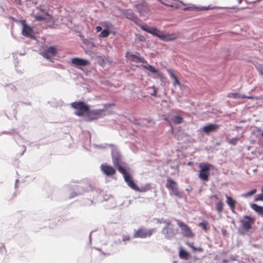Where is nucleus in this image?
I'll use <instances>...</instances> for the list:
<instances>
[{"mask_svg":"<svg viewBox=\"0 0 263 263\" xmlns=\"http://www.w3.org/2000/svg\"><path fill=\"white\" fill-rule=\"evenodd\" d=\"M148 33L165 42L171 41L177 37V35L175 34L164 33L156 28H151L149 31H148Z\"/></svg>","mask_w":263,"mask_h":263,"instance_id":"nucleus-1","label":"nucleus"},{"mask_svg":"<svg viewBox=\"0 0 263 263\" xmlns=\"http://www.w3.org/2000/svg\"><path fill=\"white\" fill-rule=\"evenodd\" d=\"M199 166L200 168L198 175L199 178L203 181H208L210 176L209 171L213 167L212 165L208 163H201Z\"/></svg>","mask_w":263,"mask_h":263,"instance_id":"nucleus-2","label":"nucleus"},{"mask_svg":"<svg viewBox=\"0 0 263 263\" xmlns=\"http://www.w3.org/2000/svg\"><path fill=\"white\" fill-rule=\"evenodd\" d=\"M254 222V219L249 216L245 215L243 218L240 220L242 230H239V232L241 235L245 234L251 228V226Z\"/></svg>","mask_w":263,"mask_h":263,"instance_id":"nucleus-3","label":"nucleus"},{"mask_svg":"<svg viewBox=\"0 0 263 263\" xmlns=\"http://www.w3.org/2000/svg\"><path fill=\"white\" fill-rule=\"evenodd\" d=\"M71 106L77 110L75 114L78 116H82L89 110V107L83 102H75L71 104Z\"/></svg>","mask_w":263,"mask_h":263,"instance_id":"nucleus-4","label":"nucleus"},{"mask_svg":"<svg viewBox=\"0 0 263 263\" xmlns=\"http://www.w3.org/2000/svg\"><path fill=\"white\" fill-rule=\"evenodd\" d=\"M166 187L170 191V193L171 195L179 197L182 196L181 194L178 191L177 183L172 179L168 178L167 179Z\"/></svg>","mask_w":263,"mask_h":263,"instance_id":"nucleus-5","label":"nucleus"},{"mask_svg":"<svg viewBox=\"0 0 263 263\" xmlns=\"http://www.w3.org/2000/svg\"><path fill=\"white\" fill-rule=\"evenodd\" d=\"M119 172L123 175L124 180L127 183V185L133 190L136 191L138 186L134 182L129 174L127 173L125 168L120 167L119 169Z\"/></svg>","mask_w":263,"mask_h":263,"instance_id":"nucleus-6","label":"nucleus"},{"mask_svg":"<svg viewBox=\"0 0 263 263\" xmlns=\"http://www.w3.org/2000/svg\"><path fill=\"white\" fill-rule=\"evenodd\" d=\"M155 231V229L147 230L145 229L139 228L135 231L134 234V237L144 238L147 237H150L152 234Z\"/></svg>","mask_w":263,"mask_h":263,"instance_id":"nucleus-7","label":"nucleus"},{"mask_svg":"<svg viewBox=\"0 0 263 263\" xmlns=\"http://www.w3.org/2000/svg\"><path fill=\"white\" fill-rule=\"evenodd\" d=\"M179 227L181 228V233L183 236L186 237H192L194 235L190 227L182 221H178L177 223Z\"/></svg>","mask_w":263,"mask_h":263,"instance_id":"nucleus-8","label":"nucleus"},{"mask_svg":"<svg viewBox=\"0 0 263 263\" xmlns=\"http://www.w3.org/2000/svg\"><path fill=\"white\" fill-rule=\"evenodd\" d=\"M112 157L113 163L117 167L118 171L120 167L124 168L123 166V163L121 160V155L117 151H112Z\"/></svg>","mask_w":263,"mask_h":263,"instance_id":"nucleus-9","label":"nucleus"},{"mask_svg":"<svg viewBox=\"0 0 263 263\" xmlns=\"http://www.w3.org/2000/svg\"><path fill=\"white\" fill-rule=\"evenodd\" d=\"M135 7L141 16H146L149 13V10L146 3L136 4Z\"/></svg>","mask_w":263,"mask_h":263,"instance_id":"nucleus-10","label":"nucleus"},{"mask_svg":"<svg viewBox=\"0 0 263 263\" xmlns=\"http://www.w3.org/2000/svg\"><path fill=\"white\" fill-rule=\"evenodd\" d=\"M41 54L43 57L51 61V58L55 54V49L53 47H50L44 49Z\"/></svg>","mask_w":263,"mask_h":263,"instance_id":"nucleus-11","label":"nucleus"},{"mask_svg":"<svg viewBox=\"0 0 263 263\" xmlns=\"http://www.w3.org/2000/svg\"><path fill=\"white\" fill-rule=\"evenodd\" d=\"M162 233L168 239H171L176 235V232L172 227L165 226L162 229Z\"/></svg>","mask_w":263,"mask_h":263,"instance_id":"nucleus-12","label":"nucleus"},{"mask_svg":"<svg viewBox=\"0 0 263 263\" xmlns=\"http://www.w3.org/2000/svg\"><path fill=\"white\" fill-rule=\"evenodd\" d=\"M72 64L77 68H80L82 66H85L89 63L88 60L78 58H74L71 60Z\"/></svg>","mask_w":263,"mask_h":263,"instance_id":"nucleus-13","label":"nucleus"},{"mask_svg":"<svg viewBox=\"0 0 263 263\" xmlns=\"http://www.w3.org/2000/svg\"><path fill=\"white\" fill-rule=\"evenodd\" d=\"M219 126L216 124H209L207 125L203 126L202 128V130L206 134H209L210 133L215 132L219 128Z\"/></svg>","mask_w":263,"mask_h":263,"instance_id":"nucleus-14","label":"nucleus"},{"mask_svg":"<svg viewBox=\"0 0 263 263\" xmlns=\"http://www.w3.org/2000/svg\"><path fill=\"white\" fill-rule=\"evenodd\" d=\"M22 34L26 37H32L33 36V31L31 28L25 24L24 21L23 23Z\"/></svg>","mask_w":263,"mask_h":263,"instance_id":"nucleus-15","label":"nucleus"},{"mask_svg":"<svg viewBox=\"0 0 263 263\" xmlns=\"http://www.w3.org/2000/svg\"><path fill=\"white\" fill-rule=\"evenodd\" d=\"M101 170L107 176L114 175L116 172L115 170L112 166L102 164Z\"/></svg>","mask_w":263,"mask_h":263,"instance_id":"nucleus-16","label":"nucleus"},{"mask_svg":"<svg viewBox=\"0 0 263 263\" xmlns=\"http://www.w3.org/2000/svg\"><path fill=\"white\" fill-rule=\"evenodd\" d=\"M122 13L128 20L135 21L136 20L137 17L133 11L130 9H124L122 10Z\"/></svg>","mask_w":263,"mask_h":263,"instance_id":"nucleus-17","label":"nucleus"},{"mask_svg":"<svg viewBox=\"0 0 263 263\" xmlns=\"http://www.w3.org/2000/svg\"><path fill=\"white\" fill-rule=\"evenodd\" d=\"M226 203L229 206L230 209L231 210L232 212L234 213H235V204L236 203V201L234 200L232 197L230 196H229L227 195H226Z\"/></svg>","mask_w":263,"mask_h":263,"instance_id":"nucleus-18","label":"nucleus"},{"mask_svg":"<svg viewBox=\"0 0 263 263\" xmlns=\"http://www.w3.org/2000/svg\"><path fill=\"white\" fill-rule=\"evenodd\" d=\"M250 206L256 213L260 215H263V206H259L255 203L251 204Z\"/></svg>","mask_w":263,"mask_h":263,"instance_id":"nucleus-19","label":"nucleus"},{"mask_svg":"<svg viewBox=\"0 0 263 263\" xmlns=\"http://www.w3.org/2000/svg\"><path fill=\"white\" fill-rule=\"evenodd\" d=\"M228 97L229 98H233V99H237V98H251V97H246L245 95H241L240 93H238L237 92H234V93H230L228 95Z\"/></svg>","mask_w":263,"mask_h":263,"instance_id":"nucleus-20","label":"nucleus"},{"mask_svg":"<svg viewBox=\"0 0 263 263\" xmlns=\"http://www.w3.org/2000/svg\"><path fill=\"white\" fill-rule=\"evenodd\" d=\"M130 60L133 62L136 63H144L145 60L144 58L138 57L135 54H131L130 55Z\"/></svg>","mask_w":263,"mask_h":263,"instance_id":"nucleus-21","label":"nucleus"},{"mask_svg":"<svg viewBox=\"0 0 263 263\" xmlns=\"http://www.w3.org/2000/svg\"><path fill=\"white\" fill-rule=\"evenodd\" d=\"M143 68L151 71L152 73H156L160 74V72L158 70L155 69L153 66L150 65H147L143 66Z\"/></svg>","mask_w":263,"mask_h":263,"instance_id":"nucleus-22","label":"nucleus"},{"mask_svg":"<svg viewBox=\"0 0 263 263\" xmlns=\"http://www.w3.org/2000/svg\"><path fill=\"white\" fill-rule=\"evenodd\" d=\"M151 189V185L149 184H146L145 185L141 186V187H137L136 191L139 192H145Z\"/></svg>","mask_w":263,"mask_h":263,"instance_id":"nucleus-23","label":"nucleus"},{"mask_svg":"<svg viewBox=\"0 0 263 263\" xmlns=\"http://www.w3.org/2000/svg\"><path fill=\"white\" fill-rule=\"evenodd\" d=\"M102 27L104 28V29H107L109 30L110 29L113 28L112 25L108 22H103L101 23Z\"/></svg>","mask_w":263,"mask_h":263,"instance_id":"nucleus-24","label":"nucleus"},{"mask_svg":"<svg viewBox=\"0 0 263 263\" xmlns=\"http://www.w3.org/2000/svg\"><path fill=\"white\" fill-rule=\"evenodd\" d=\"M257 190L256 189H253L246 193H243L241 195V197H245V198H248L249 197L251 196L253 194H254L256 192Z\"/></svg>","mask_w":263,"mask_h":263,"instance_id":"nucleus-25","label":"nucleus"},{"mask_svg":"<svg viewBox=\"0 0 263 263\" xmlns=\"http://www.w3.org/2000/svg\"><path fill=\"white\" fill-rule=\"evenodd\" d=\"M223 206V203L221 201H220L216 203L215 208H216V210L217 211V212L219 213H221V212L222 211Z\"/></svg>","mask_w":263,"mask_h":263,"instance_id":"nucleus-26","label":"nucleus"},{"mask_svg":"<svg viewBox=\"0 0 263 263\" xmlns=\"http://www.w3.org/2000/svg\"><path fill=\"white\" fill-rule=\"evenodd\" d=\"M172 121L176 124H180L183 121V118L179 116H176L173 117Z\"/></svg>","mask_w":263,"mask_h":263,"instance_id":"nucleus-27","label":"nucleus"},{"mask_svg":"<svg viewBox=\"0 0 263 263\" xmlns=\"http://www.w3.org/2000/svg\"><path fill=\"white\" fill-rule=\"evenodd\" d=\"M110 34L109 30H108L107 29H103L99 35L100 37H107Z\"/></svg>","mask_w":263,"mask_h":263,"instance_id":"nucleus-28","label":"nucleus"},{"mask_svg":"<svg viewBox=\"0 0 263 263\" xmlns=\"http://www.w3.org/2000/svg\"><path fill=\"white\" fill-rule=\"evenodd\" d=\"M240 137H236L235 138L228 140V142L231 144L235 145L238 141L240 139Z\"/></svg>","mask_w":263,"mask_h":263,"instance_id":"nucleus-29","label":"nucleus"},{"mask_svg":"<svg viewBox=\"0 0 263 263\" xmlns=\"http://www.w3.org/2000/svg\"><path fill=\"white\" fill-rule=\"evenodd\" d=\"M189 256V254L183 250H180L179 251V257L181 258H186Z\"/></svg>","mask_w":263,"mask_h":263,"instance_id":"nucleus-30","label":"nucleus"},{"mask_svg":"<svg viewBox=\"0 0 263 263\" xmlns=\"http://www.w3.org/2000/svg\"><path fill=\"white\" fill-rule=\"evenodd\" d=\"M199 226L200 227H201L205 231H207L208 230V224H207L206 222H200L199 223Z\"/></svg>","mask_w":263,"mask_h":263,"instance_id":"nucleus-31","label":"nucleus"},{"mask_svg":"<svg viewBox=\"0 0 263 263\" xmlns=\"http://www.w3.org/2000/svg\"><path fill=\"white\" fill-rule=\"evenodd\" d=\"M34 18L36 21H43L45 19V16L43 15L36 14L34 15Z\"/></svg>","mask_w":263,"mask_h":263,"instance_id":"nucleus-32","label":"nucleus"},{"mask_svg":"<svg viewBox=\"0 0 263 263\" xmlns=\"http://www.w3.org/2000/svg\"><path fill=\"white\" fill-rule=\"evenodd\" d=\"M152 89H153V91L152 92H151V95L152 96L157 97L158 88L157 87H156L155 86H153L152 87Z\"/></svg>","mask_w":263,"mask_h":263,"instance_id":"nucleus-33","label":"nucleus"},{"mask_svg":"<svg viewBox=\"0 0 263 263\" xmlns=\"http://www.w3.org/2000/svg\"><path fill=\"white\" fill-rule=\"evenodd\" d=\"M102 111V110H96L93 111V114L95 116L96 118H98L101 115V113Z\"/></svg>","mask_w":263,"mask_h":263,"instance_id":"nucleus-34","label":"nucleus"},{"mask_svg":"<svg viewBox=\"0 0 263 263\" xmlns=\"http://www.w3.org/2000/svg\"><path fill=\"white\" fill-rule=\"evenodd\" d=\"M254 200L256 201L258 200L263 201V194H257V195H256Z\"/></svg>","mask_w":263,"mask_h":263,"instance_id":"nucleus-35","label":"nucleus"},{"mask_svg":"<svg viewBox=\"0 0 263 263\" xmlns=\"http://www.w3.org/2000/svg\"><path fill=\"white\" fill-rule=\"evenodd\" d=\"M141 28L143 30H144V31H146V32L148 33V31H149V30L151 29V28H149V27H148V26L147 25H145L142 26L141 27Z\"/></svg>","mask_w":263,"mask_h":263,"instance_id":"nucleus-36","label":"nucleus"},{"mask_svg":"<svg viewBox=\"0 0 263 263\" xmlns=\"http://www.w3.org/2000/svg\"><path fill=\"white\" fill-rule=\"evenodd\" d=\"M173 79L174 80V83H173V86L174 87H175L177 85H180L179 81L178 79V78H177V77H176L175 78H173Z\"/></svg>","mask_w":263,"mask_h":263,"instance_id":"nucleus-37","label":"nucleus"},{"mask_svg":"<svg viewBox=\"0 0 263 263\" xmlns=\"http://www.w3.org/2000/svg\"><path fill=\"white\" fill-rule=\"evenodd\" d=\"M167 72L170 74L171 77L173 79L175 78L176 76L175 75V74L173 72V71L171 69H168L167 70Z\"/></svg>","mask_w":263,"mask_h":263,"instance_id":"nucleus-38","label":"nucleus"},{"mask_svg":"<svg viewBox=\"0 0 263 263\" xmlns=\"http://www.w3.org/2000/svg\"><path fill=\"white\" fill-rule=\"evenodd\" d=\"M130 239V237L129 236H123L122 237V241L123 242H126V241H128Z\"/></svg>","mask_w":263,"mask_h":263,"instance_id":"nucleus-39","label":"nucleus"},{"mask_svg":"<svg viewBox=\"0 0 263 263\" xmlns=\"http://www.w3.org/2000/svg\"><path fill=\"white\" fill-rule=\"evenodd\" d=\"M163 222L166 224L165 226H167V227H170L171 226V222L168 220H164Z\"/></svg>","mask_w":263,"mask_h":263,"instance_id":"nucleus-40","label":"nucleus"},{"mask_svg":"<svg viewBox=\"0 0 263 263\" xmlns=\"http://www.w3.org/2000/svg\"><path fill=\"white\" fill-rule=\"evenodd\" d=\"M95 29H96V31H97V32H100V31H102V27H101V26H97V27H96Z\"/></svg>","mask_w":263,"mask_h":263,"instance_id":"nucleus-41","label":"nucleus"},{"mask_svg":"<svg viewBox=\"0 0 263 263\" xmlns=\"http://www.w3.org/2000/svg\"><path fill=\"white\" fill-rule=\"evenodd\" d=\"M32 0H26L27 2L28 3L27 5H29L31 3V2L34 5L36 4V3H34L33 2H32Z\"/></svg>","mask_w":263,"mask_h":263,"instance_id":"nucleus-42","label":"nucleus"},{"mask_svg":"<svg viewBox=\"0 0 263 263\" xmlns=\"http://www.w3.org/2000/svg\"><path fill=\"white\" fill-rule=\"evenodd\" d=\"M190 247H191L193 249V250H194V251H196V250L201 251V249H197L195 248V247H193V246H190Z\"/></svg>","mask_w":263,"mask_h":263,"instance_id":"nucleus-43","label":"nucleus"},{"mask_svg":"<svg viewBox=\"0 0 263 263\" xmlns=\"http://www.w3.org/2000/svg\"><path fill=\"white\" fill-rule=\"evenodd\" d=\"M5 250V248H4V246L0 248V251H1V252H3V250Z\"/></svg>","mask_w":263,"mask_h":263,"instance_id":"nucleus-44","label":"nucleus"},{"mask_svg":"<svg viewBox=\"0 0 263 263\" xmlns=\"http://www.w3.org/2000/svg\"><path fill=\"white\" fill-rule=\"evenodd\" d=\"M18 182V179H16V181H15V187H16L17 186V182Z\"/></svg>","mask_w":263,"mask_h":263,"instance_id":"nucleus-45","label":"nucleus"},{"mask_svg":"<svg viewBox=\"0 0 263 263\" xmlns=\"http://www.w3.org/2000/svg\"><path fill=\"white\" fill-rule=\"evenodd\" d=\"M189 9H190V8H184V10H189Z\"/></svg>","mask_w":263,"mask_h":263,"instance_id":"nucleus-46","label":"nucleus"},{"mask_svg":"<svg viewBox=\"0 0 263 263\" xmlns=\"http://www.w3.org/2000/svg\"><path fill=\"white\" fill-rule=\"evenodd\" d=\"M259 73H260L261 74H262V75H263V72H262V70H259Z\"/></svg>","mask_w":263,"mask_h":263,"instance_id":"nucleus-47","label":"nucleus"},{"mask_svg":"<svg viewBox=\"0 0 263 263\" xmlns=\"http://www.w3.org/2000/svg\"><path fill=\"white\" fill-rule=\"evenodd\" d=\"M23 148H24V150H23V153H24L25 151V150H26V148L24 146L23 147ZM23 153H22V155H23Z\"/></svg>","mask_w":263,"mask_h":263,"instance_id":"nucleus-48","label":"nucleus"},{"mask_svg":"<svg viewBox=\"0 0 263 263\" xmlns=\"http://www.w3.org/2000/svg\"><path fill=\"white\" fill-rule=\"evenodd\" d=\"M158 222H159V223H161L162 222L161 220H160V219H158Z\"/></svg>","mask_w":263,"mask_h":263,"instance_id":"nucleus-49","label":"nucleus"},{"mask_svg":"<svg viewBox=\"0 0 263 263\" xmlns=\"http://www.w3.org/2000/svg\"><path fill=\"white\" fill-rule=\"evenodd\" d=\"M201 9H204V10H205V9H208V8H206L205 7H202V8Z\"/></svg>","mask_w":263,"mask_h":263,"instance_id":"nucleus-50","label":"nucleus"},{"mask_svg":"<svg viewBox=\"0 0 263 263\" xmlns=\"http://www.w3.org/2000/svg\"><path fill=\"white\" fill-rule=\"evenodd\" d=\"M241 1H242V0H239V1H238V3H239V4H240V3H241Z\"/></svg>","mask_w":263,"mask_h":263,"instance_id":"nucleus-51","label":"nucleus"},{"mask_svg":"<svg viewBox=\"0 0 263 263\" xmlns=\"http://www.w3.org/2000/svg\"><path fill=\"white\" fill-rule=\"evenodd\" d=\"M260 135H261V137H263V132H261Z\"/></svg>","mask_w":263,"mask_h":263,"instance_id":"nucleus-52","label":"nucleus"},{"mask_svg":"<svg viewBox=\"0 0 263 263\" xmlns=\"http://www.w3.org/2000/svg\"><path fill=\"white\" fill-rule=\"evenodd\" d=\"M214 197L215 199H218V198H217V197L216 196H214Z\"/></svg>","mask_w":263,"mask_h":263,"instance_id":"nucleus-53","label":"nucleus"},{"mask_svg":"<svg viewBox=\"0 0 263 263\" xmlns=\"http://www.w3.org/2000/svg\"><path fill=\"white\" fill-rule=\"evenodd\" d=\"M256 130H257V131H259V130H260V129H259V128H256Z\"/></svg>","mask_w":263,"mask_h":263,"instance_id":"nucleus-54","label":"nucleus"},{"mask_svg":"<svg viewBox=\"0 0 263 263\" xmlns=\"http://www.w3.org/2000/svg\"><path fill=\"white\" fill-rule=\"evenodd\" d=\"M261 191H262V192L263 193V186L262 187Z\"/></svg>","mask_w":263,"mask_h":263,"instance_id":"nucleus-55","label":"nucleus"},{"mask_svg":"<svg viewBox=\"0 0 263 263\" xmlns=\"http://www.w3.org/2000/svg\"><path fill=\"white\" fill-rule=\"evenodd\" d=\"M159 1H160L161 3H163L161 0H158Z\"/></svg>","mask_w":263,"mask_h":263,"instance_id":"nucleus-56","label":"nucleus"},{"mask_svg":"<svg viewBox=\"0 0 263 263\" xmlns=\"http://www.w3.org/2000/svg\"><path fill=\"white\" fill-rule=\"evenodd\" d=\"M90 237H91V233L89 235V238H90Z\"/></svg>","mask_w":263,"mask_h":263,"instance_id":"nucleus-57","label":"nucleus"}]
</instances>
